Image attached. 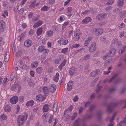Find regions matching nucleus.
Wrapping results in <instances>:
<instances>
[{
    "mask_svg": "<svg viewBox=\"0 0 126 126\" xmlns=\"http://www.w3.org/2000/svg\"><path fill=\"white\" fill-rule=\"evenodd\" d=\"M43 70V68L42 67H39L36 69V72L38 74H40L42 72Z\"/></svg>",
    "mask_w": 126,
    "mask_h": 126,
    "instance_id": "nucleus-29",
    "label": "nucleus"
},
{
    "mask_svg": "<svg viewBox=\"0 0 126 126\" xmlns=\"http://www.w3.org/2000/svg\"><path fill=\"white\" fill-rule=\"evenodd\" d=\"M93 37L92 36H90L88 37L87 39V44H89V43L90 41L91 40L93 39Z\"/></svg>",
    "mask_w": 126,
    "mask_h": 126,
    "instance_id": "nucleus-52",
    "label": "nucleus"
},
{
    "mask_svg": "<svg viewBox=\"0 0 126 126\" xmlns=\"http://www.w3.org/2000/svg\"><path fill=\"white\" fill-rule=\"evenodd\" d=\"M20 67L22 69L27 70L28 68V66L25 64H23L22 65H20Z\"/></svg>",
    "mask_w": 126,
    "mask_h": 126,
    "instance_id": "nucleus-37",
    "label": "nucleus"
},
{
    "mask_svg": "<svg viewBox=\"0 0 126 126\" xmlns=\"http://www.w3.org/2000/svg\"><path fill=\"white\" fill-rule=\"evenodd\" d=\"M74 34V40L75 41H78L80 38L81 33L80 30L78 29L75 32Z\"/></svg>",
    "mask_w": 126,
    "mask_h": 126,
    "instance_id": "nucleus-2",
    "label": "nucleus"
},
{
    "mask_svg": "<svg viewBox=\"0 0 126 126\" xmlns=\"http://www.w3.org/2000/svg\"><path fill=\"white\" fill-rule=\"evenodd\" d=\"M59 73H57L56 75L54 77L53 79L54 81L57 82L59 79Z\"/></svg>",
    "mask_w": 126,
    "mask_h": 126,
    "instance_id": "nucleus-28",
    "label": "nucleus"
},
{
    "mask_svg": "<svg viewBox=\"0 0 126 126\" xmlns=\"http://www.w3.org/2000/svg\"><path fill=\"white\" fill-rule=\"evenodd\" d=\"M79 99L78 97L77 96H76L73 99V101L74 102H76Z\"/></svg>",
    "mask_w": 126,
    "mask_h": 126,
    "instance_id": "nucleus-55",
    "label": "nucleus"
},
{
    "mask_svg": "<svg viewBox=\"0 0 126 126\" xmlns=\"http://www.w3.org/2000/svg\"><path fill=\"white\" fill-rule=\"evenodd\" d=\"M116 49L114 48H112L110 51L109 54H107L108 57H112L116 53Z\"/></svg>",
    "mask_w": 126,
    "mask_h": 126,
    "instance_id": "nucleus-8",
    "label": "nucleus"
},
{
    "mask_svg": "<svg viewBox=\"0 0 126 126\" xmlns=\"http://www.w3.org/2000/svg\"><path fill=\"white\" fill-rule=\"evenodd\" d=\"M118 75V74H115L114 76L111 78V79L109 80V82H110L111 81L115 78Z\"/></svg>",
    "mask_w": 126,
    "mask_h": 126,
    "instance_id": "nucleus-50",
    "label": "nucleus"
},
{
    "mask_svg": "<svg viewBox=\"0 0 126 126\" xmlns=\"http://www.w3.org/2000/svg\"><path fill=\"white\" fill-rule=\"evenodd\" d=\"M112 45L116 44V45L118 46H120V44H119V42H118V40L116 38H114L112 41Z\"/></svg>",
    "mask_w": 126,
    "mask_h": 126,
    "instance_id": "nucleus-23",
    "label": "nucleus"
},
{
    "mask_svg": "<svg viewBox=\"0 0 126 126\" xmlns=\"http://www.w3.org/2000/svg\"><path fill=\"white\" fill-rule=\"evenodd\" d=\"M93 31L94 33L97 35L101 34L103 32V29L101 28H95L93 30Z\"/></svg>",
    "mask_w": 126,
    "mask_h": 126,
    "instance_id": "nucleus-3",
    "label": "nucleus"
},
{
    "mask_svg": "<svg viewBox=\"0 0 126 126\" xmlns=\"http://www.w3.org/2000/svg\"><path fill=\"white\" fill-rule=\"evenodd\" d=\"M24 11V9L23 8L20 9L19 11V14H21L23 13Z\"/></svg>",
    "mask_w": 126,
    "mask_h": 126,
    "instance_id": "nucleus-61",
    "label": "nucleus"
},
{
    "mask_svg": "<svg viewBox=\"0 0 126 126\" xmlns=\"http://www.w3.org/2000/svg\"><path fill=\"white\" fill-rule=\"evenodd\" d=\"M49 4H52L54 3L55 0H48Z\"/></svg>",
    "mask_w": 126,
    "mask_h": 126,
    "instance_id": "nucleus-58",
    "label": "nucleus"
},
{
    "mask_svg": "<svg viewBox=\"0 0 126 126\" xmlns=\"http://www.w3.org/2000/svg\"><path fill=\"white\" fill-rule=\"evenodd\" d=\"M10 58V54L9 52H7L5 55L4 61L5 62H7Z\"/></svg>",
    "mask_w": 126,
    "mask_h": 126,
    "instance_id": "nucleus-21",
    "label": "nucleus"
},
{
    "mask_svg": "<svg viewBox=\"0 0 126 126\" xmlns=\"http://www.w3.org/2000/svg\"><path fill=\"white\" fill-rule=\"evenodd\" d=\"M76 70V68L74 66H72L70 69L69 71V73L70 75L71 76H73Z\"/></svg>",
    "mask_w": 126,
    "mask_h": 126,
    "instance_id": "nucleus-20",
    "label": "nucleus"
},
{
    "mask_svg": "<svg viewBox=\"0 0 126 126\" xmlns=\"http://www.w3.org/2000/svg\"><path fill=\"white\" fill-rule=\"evenodd\" d=\"M22 54V53L21 51H19L16 53V56H18L20 55H21Z\"/></svg>",
    "mask_w": 126,
    "mask_h": 126,
    "instance_id": "nucleus-59",
    "label": "nucleus"
},
{
    "mask_svg": "<svg viewBox=\"0 0 126 126\" xmlns=\"http://www.w3.org/2000/svg\"><path fill=\"white\" fill-rule=\"evenodd\" d=\"M43 22L40 20H39L37 21L34 25L33 28H36L38 27L41 26Z\"/></svg>",
    "mask_w": 126,
    "mask_h": 126,
    "instance_id": "nucleus-9",
    "label": "nucleus"
},
{
    "mask_svg": "<svg viewBox=\"0 0 126 126\" xmlns=\"http://www.w3.org/2000/svg\"><path fill=\"white\" fill-rule=\"evenodd\" d=\"M106 39V37L105 36H102L100 38V40L104 43H105Z\"/></svg>",
    "mask_w": 126,
    "mask_h": 126,
    "instance_id": "nucleus-43",
    "label": "nucleus"
},
{
    "mask_svg": "<svg viewBox=\"0 0 126 126\" xmlns=\"http://www.w3.org/2000/svg\"><path fill=\"white\" fill-rule=\"evenodd\" d=\"M36 100L38 101H42L44 100L43 95L41 94L38 95L36 97Z\"/></svg>",
    "mask_w": 126,
    "mask_h": 126,
    "instance_id": "nucleus-19",
    "label": "nucleus"
},
{
    "mask_svg": "<svg viewBox=\"0 0 126 126\" xmlns=\"http://www.w3.org/2000/svg\"><path fill=\"white\" fill-rule=\"evenodd\" d=\"M66 61L67 60L66 59H64L63 61L61 63V64L58 67V68L60 70H61L62 69L63 67L65 66Z\"/></svg>",
    "mask_w": 126,
    "mask_h": 126,
    "instance_id": "nucleus-15",
    "label": "nucleus"
},
{
    "mask_svg": "<svg viewBox=\"0 0 126 126\" xmlns=\"http://www.w3.org/2000/svg\"><path fill=\"white\" fill-rule=\"evenodd\" d=\"M34 101L32 100H31L28 101L26 104L27 107L32 106L33 105Z\"/></svg>",
    "mask_w": 126,
    "mask_h": 126,
    "instance_id": "nucleus-25",
    "label": "nucleus"
},
{
    "mask_svg": "<svg viewBox=\"0 0 126 126\" xmlns=\"http://www.w3.org/2000/svg\"><path fill=\"white\" fill-rule=\"evenodd\" d=\"M5 27V24L4 21L3 20L0 21V31L3 32Z\"/></svg>",
    "mask_w": 126,
    "mask_h": 126,
    "instance_id": "nucleus-7",
    "label": "nucleus"
},
{
    "mask_svg": "<svg viewBox=\"0 0 126 126\" xmlns=\"http://www.w3.org/2000/svg\"><path fill=\"white\" fill-rule=\"evenodd\" d=\"M53 117V116L52 115H51L50 116L48 121V123L49 124H50L51 123Z\"/></svg>",
    "mask_w": 126,
    "mask_h": 126,
    "instance_id": "nucleus-44",
    "label": "nucleus"
},
{
    "mask_svg": "<svg viewBox=\"0 0 126 126\" xmlns=\"http://www.w3.org/2000/svg\"><path fill=\"white\" fill-rule=\"evenodd\" d=\"M42 117V118H44L45 117L47 118L48 117V115L47 114L45 113L43 115Z\"/></svg>",
    "mask_w": 126,
    "mask_h": 126,
    "instance_id": "nucleus-62",
    "label": "nucleus"
},
{
    "mask_svg": "<svg viewBox=\"0 0 126 126\" xmlns=\"http://www.w3.org/2000/svg\"><path fill=\"white\" fill-rule=\"evenodd\" d=\"M124 4V0H119L117 2L118 5L120 7H123Z\"/></svg>",
    "mask_w": 126,
    "mask_h": 126,
    "instance_id": "nucleus-24",
    "label": "nucleus"
},
{
    "mask_svg": "<svg viewBox=\"0 0 126 126\" xmlns=\"http://www.w3.org/2000/svg\"><path fill=\"white\" fill-rule=\"evenodd\" d=\"M117 113V112H116L113 115L112 117V118L110 120V122L112 123L113 122V121L114 120V118L115 117L116 114Z\"/></svg>",
    "mask_w": 126,
    "mask_h": 126,
    "instance_id": "nucleus-42",
    "label": "nucleus"
},
{
    "mask_svg": "<svg viewBox=\"0 0 126 126\" xmlns=\"http://www.w3.org/2000/svg\"><path fill=\"white\" fill-rule=\"evenodd\" d=\"M18 100V97L16 96L12 97L10 99V101L12 104H15L17 102Z\"/></svg>",
    "mask_w": 126,
    "mask_h": 126,
    "instance_id": "nucleus-6",
    "label": "nucleus"
},
{
    "mask_svg": "<svg viewBox=\"0 0 126 126\" xmlns=\"http://www.w3.org/2000/svg\"><path fill=\"white\" fill-rule=\"evenodd\" d=\"M57 104L55 103H54L53 107V111L54 112H56L57 110Z\"/></svg>",
    "mask_w": 126,
    "mask_h": 126,
    "instance_id": "nucleus-35",
    "label": "nucleus"
},
{
    "mask_svg": "<svg viewBox=\"0 0 126 126\" xmlns=\"http://www.w3.org/2000/svg\"><path fill=\"white\" fill-rule=\"evenodd\" d=\"M42 90L44 94L46 95L49 93V89L46 86H44L42 88Z\"/></svg>",
    "mask_w": 126,
    "mask_h": 126,
    "instance_id": "nucleus-18",
    "label": "nucleus"
},
{
    "mask_svg": "<svg viewBox=\"0 0 126 126\" xmlns=\"http://www.w3.org/2000/svg\"><path fill=\"white\" fill-rule=\"evenodd\" d=\"M96 43L95 42H93L89 48V51L91 52H93L95 51L96 49Z\"/></svg>",
    "mask_w": 126,
    "mask_h": 126,
    "instance_id": "nucleus-5",
    "label": "nucleus"
},
{
    "mask_svg": "<svg viewBox=\"0 0 126 126\" xmlns=\"http://www.w3.org/2000/svg\"><path fill=\"white\" fill-rule=\"evenodd\" d=\"M19 87L18 84H15L14 85H13L11 87V90L13 91L15 90V89L18 88L19 89Z\"/></svg>",
    "mask_w": 126,
    "mask_h": 126,
    "instance_id": "nucleus-27",
    "label": "nucleus"
},
{
    "mask_svg": "<svg viewBox=\"0 0 126 126\" xmlns=\"http://www.w3.org/2000/svg\"><path fill=\"white\" fill-rule=\"evenodd\" d=\"M56 88V86L54 84H52L49 89V90L50 92L53 93L55 91Z\"/></svg>",
    "mask_w": 126,
    "mask_h": 126,
    "instance_id": "nucleus-14",
    "label": "nucleus"
},
{
    "mask_svg": "<svg viewBox=\"0 0 126 126\" xmlns=\"http://www.w3.org/2000/svg\"><path fill=\"white\" fill-rule=\"evenodd\" d=\"M45 49L44 46H41L39 47L38 48V51L40 52H42Z\"/></svg>",
    "mask_w": 126,
    "mask_h": 126,
    "instance_id": "nucleus-26",
    "label": "nucleus"
},
{
    "mask_svg": "<svg viewBox=\"0 0 126 126\" xmlns=\"http://www.w3.org/2000/svg\"><path fill=\"white\" fill-rule=\"evenodd\" d=\"M87 121V116H84L82 120V121L83 125L82 126H86V123Z\"/></svg>",
    "mask_w": 126,
    "mask_h": 126,
    "instance_id": "nucleus-30",
    "label": "nucleus"
},
{
    "mask_svg": "<svg viewBox=\"0 0 126 126\" xmlns=\"http://www.w3.org/2000/svg\"><path fill=\"white\" fill-rule=\"evenodd\" d=\"M126 50V46H123L122 48L120 49L118 52L119 54H122L124 51H125Z\"/></svg>",
    "mask_w": 126,
    "mask_h": 126,
    "instance_id": "nucleus-31",
    "label": "nucleus"
},
{
    "mask_svg": "<svg viewBox=\"0 0 126 126\" xmlns=\"http://www.w3.org/2000/svg\"><path fill=\"white\" fill-rule=\"evenodd\" d=\"M32 44V41L29 39L27 40L24 43V46L26 47H29Z\"/></svg>",
    "mask_w": 126,
    "mask_h": 126,
    "instance_id": "nucleus-10",
    "label": "nucleus"
},
{
    "mask_svg": "<svg viewBox=\"0 0 126 126\" xmlns=\"http://www.w3.org/2000/svg\"><path fill=\"white\" fill-rule=\"evenodd\" d=\"M42 32V28H40L38 29L36 33L38 35H40Z\"/></svg>",
    "mask_w": 126,
    "mask_h": 126,
    "instance_id": "nucleus-34",
    "label": "nucleus"
},
{
    "mask_svg": "<svg viewBox=\"0 0 126 126\" xmlns=\"http://www.w3.org/2000/svg\"><path fill=\"white\" fill-rule=\"evenodd\" d=\"M34 30L32 29H31L29 32V34L30 35H33L34 33Z\"/></svg>",
    "mask_w": 126,
    "mask_h": 126,
    "instance_id": "nucleus-47",
    "label": "nucleus"
},
{
    "mask_svg": "<svg viewBox=\"0 0 126 126\" xmlns=\"http://www.w3.org/2000/svg\"><path fill=\"white\" fill-rule=\"evenodd\" d=\"M117 102H115L112 103L108 107L107 111L109 112H111L112 111L114 108L117 105Z\"/></svg>",
    "mask_w": 126,
    "mask_h": 126,
    "instance_id": "nucleus-4",
    "label": "nucleus"
},
{
    "mask_svg": "<svg viewBox=\"0 0 126 126\" xmlns=\"http://www.w3.org/2000/svg\"><path fill=\"white\" fill-rule=\"evenodd\" d=\"M121 14L123 16H126V11H124L122 12Z\"/></svg>",
    "mask_w": 126,
    "mask_h": 126,
    "instance_id": "nucleus-64",
    "label": "nucleus"
},
{
    "mask_svg": "<svg viewBox=\"0 0 126 126\" xmlns=\"http://www.w3.org/2000/svg\"><path fill=\"white\" fill-rule=\"evenodd\" d=\"M112 7L111 6H109L106 8L105 10L106 12H108L112 10Z\"/></svg>",
    "mask_w": 126,
    "mask_h": 126,
    "instance_id": "nucleus-40",
    "label": "nucleus"
},
{
    "mask_svg": "<svg viewBox=\"0 0 126 126\" xmlns=\"http://www.w3.org/2000/svg\"><path fill=\"white\" fill-rule=\"evenodd\" d=\"M11 110V108L9 106L7 105L5 107L4 110L6 112L10 111Z\"/></svg>",
    "mask_w": 126,
    "mask_h": 126,
    "instance_id": "nucleus-33",
    "label": "nucleus"
},
{
    "mask_svg": "<svg viewBox=\"0 0 126 126\" xmlns=\"http://www.w3.org/2000/svg\"><path fill=\"white\" fill-rule=\"evenodd\" d=\"M72 8V7H70L68 8L67 10V12L68 13H70L71 12Z\"/></svg>",
    "mask_w": 126,
    "mask_h": 126,
    "instance_id": "nucleus-54",
    "label": "nucleus"
},
{
    "mask_svg": "<svg viewBox=\"0 0 126 126\" xmlns=\"http://www.w3.org/2000/svg\"><path fill=\"white\" fill-rule=\"evenodd\" d=\"M43 112H47L49 110V105L48 104L44 105L43 108Z\"/></svg>",
    "mask_w": 126,
    "mask_h": 126,
    "instance_id": "nucleus-17",
    "label": "nucleus"
},
{
    "mask_svg": "<svg viewBox=\"0 0 126 126\" xmlns=\"http://www.w3.org/2000/svg\"><path fill=\"white\" fill-rule=\"evenodd\" d=\"M107 16V14L105 13L100 14L98 15L97 16V18L99 20H101L105 19Z\"/></svg>",
    "mask_w": 126,
    "mask_h": 126,
    "instance_id": "nucleus-11",
    "label": "nucleus"
},
{
    "mask_svg": "<svg viewBox=\"0 0 126 126\" xmlns=\"http://www.w3.org/2000/svg\"><path fill=\"white\" fill-rule=\"evenodd\" d=\"M53 70V68L52 67H50L48 69V72L49 73H50L52 72Z\"/></svg>",
    "mask_w": 126,
    "mask_h": 126,
    "instance_id": "nucleus-60",
    "label": "nucleus"
},
{
    "mask_svg": "<svg viewBox=\"0 0 126 126\" xmlns=\"http://www.w3.org/2000/svg\"><path fill=\"white\" fill-rule=\"evenodd\" d=\"M80 120L79 118H78L74 122V126H79L80 124L79 122Z\"/></svg>",
    "mask_w": 126,
    "mask_h": 126,
    "instance_id": "nucleus-32",
    "label": "nucleus"
},
{
    "mask_svg": "<svg viewBox=\"0 0 126 126\" xmlns=\"http://www.w3.org/2000/svg\"><path fill=\"white\" fill-rule=\"evenodd\" d=\"M83 109L81 107H80L79 108V114H80L82 113L83 110Z\"/></svg>",
    "mask_w": 126,
    "mask_h": 126,
    "instance_id": "nucleus-57",
    "label": "nucleus"
},
{
    "mask_svg": "<svg viewBox=\"0 0 126 126\" xmlns=\"http://www.w3.org/2000/svg\"><path fill=\"white\" fill-rule=\"evenodd\" d=\"M87 23V17H86L82 21L81 23L82 24H85Z\"/></svg>",
    "mask_w": 126,
    "mask_h": 126,
    "instance_id": "nucleus-51",
    "label": "nucleus"
},
{
    "mask_svg": "<svg viewBox=\"0 0 126 126\" xmlns=\"http://www.w3.org/2000/svg\"><path fill=\"white\" fill-rule=\"evenodd\" d=\"M7 78H4L3 80V84L4 85H5L6 83V82L7 81Z\"/></svg>",
    "mask_w": 126,
    "mask_h": 126,
    "instance_id": "nucleus-63",
    "label": "nucleus"
},
{
    "mask_svg": "<svg viewBox=\"0 0 126 126\" xmlns=\"http://www.w3.org/2000/svg\"><path fill=\"white\" fill-rule=\"evenodd\" d=\"M73 82L72 81H69L67 84V90L70 91L71 90L72 88V86L73 85Z\"/></svg>",
    "mask_w": 126,
    "mask_h": 126,
    "instance_id": "nucleus-16",
    "label": "nucleus"
},
{
    "mask_svg": "<svg viewBox=\"0 0 126 126\" xmlns=\"http://www.w3.org/2000/svg\"><path fill=\"white\" fill-rule=\"evenodd\" d=\"M45 51L44 52V53L45 54L47 55L49 52V50L48 49L45 48V49L44 50Z\"/></svg>",
    "mask_w": 126,
    "mask_h": 126,
    "instance_id": "nucleus-56",
    "label": "nucleus"
},
{
    "mask_svg": "<svg viewBox=\"0 0 126 126\" xmlns=\"http://www.w3.org/2000/svg\"><path fill=\"white\" fill-rule=\"evenodd\" d=\"M77 114V113L75 112L73 113L72 115V117L70 118L71 120H73L76 117Z\"/></svg>",
    "mask_w": 126,
    "mask_h": 126,
    "instance_id": "nucleus-36",
    "label": "nucleus"
},
{
    "mask_svg": "<svg viewBox=\"0 0 126 126\" xmlns=\"http://www.w3.org/2000/svg\"><path fill=\"white\" fill-rule=\"evenodd\" d=\"M68 48H66L63 49L62 50V52L63 53L65 54L67 52V51L68 50Z\"/></svg>",
    "mask_w": 126,
    "mask_h": 126,
    "instance_id": "nucleus-41",
    "label": "nucleus"
},
{
    "mask_svg": "<svg viewBox=\"0 0 126 126\" xmlns=\"http://www.w3.org/2000/svg\"><path fill=\"white\" fill-rule=\"evenodd\" d=\"M85 50L84 48H80L79 49L76 51L77 53L79 52H85L86 51Z\"/></svg>",
    "mask_w": 126,
    "mask_h": 126,
    "instance_id": "nucleus-48",
    "label": "nucleus"
},
{
    "mask_svg": "<svg viewBox=\"0 0 126 126\" xmlns=\"http://www.w3.org/2000/svg\"><path fill=\"white\" fill-rule=\"evenodd\" d=\"M47 34L48 35L49 37H51L53 35V32L51 31H49L47 32Z\"/></svg>",
    "mask_w": 126,
    "mask_h": 126,
    "instance_id": "nucleus-39",
    "label": "nucleus"
},
{
    "mask_svg": "<svg viewBox=\"0 0 126 126\" xmlns=\"http://www.w3.org/2000/svg\"><path fill=\"white\" fill-rule=\"evenodd\" d=\"M58 43L61 45H66L68 43V40L66 39L64 40L61 39L58 40Z\"/></svg>",
    "mask_w": 126,
    "mask_h": 126,
    "instance_id": "nucleus-12",
    "label": "nucleus"
},
{
    "mask_svg": "<svg viewBox=\"0 0 126 126\" xmlns=\"http://www.w3.org/2000/svg\"><path fill=\"white\" fill-rule=\"evenodd\" d=\"M125 24L123 23H122L118 25V27L120 29H122L125 27Z\"/></svg>",
    "mask_w": 126,
    "mask_h": 126,
    "instance_id": "nucleus-45",
    "label": "nucleus"
},
{
    "mask_svg": "<svg viewBox=\"0 0 126 126\" xmlns=\"http://www.w3.org/2000/svg\"><path fill=\"white\" fill-rule=\"evenodd\" d=\"M38 62L37 61H35L32 63L31 65V67L32 68H36L38 65Z\"/></svg>",
    "mask_w": 126,
    "mask_h": 126,
    "instance_id": "nucleus-22",
    "label": "nucleus"
},
{
    "mask_svg": "<svg viewBox=\"0 0 126 126\" xmlns=\"http://www.w3.org/2000/svg\"><path fill=\"white\" fill-rule=\"evenodd\" d=\"M28 115L26 114L25 115H20L18 117L17 119V123L19 126H21L24 124L27 119Z\"/></svg>",
    "mask_w": 126,
    "mask_h": 126,
    "instance_id": "nucleus-1",
    "label": "nucleus"
},
{
    "mask_svg": "<svg viewBox=\"0 0 126 126\" xmlns=\"http://www.w3.org/2000/svg\"><path fill=\"white\" fill-rule=\"evenodd\" d=\"M7 116L5 114H3L1 116V118L3 120H5L7 118Z\"/></svg>",
    "mask_w": 126,
    "mask_h": 126,
    "instance_id": "nucleus-46",
    "label": "nucleus"
},
{
    "mask_svg": "<svg viewBox=\"0 0 126 126\" xmlns=\"http://www.w3.org/2000/svg\"><path fill=\"white\" fill-rule=\"evenodd\" d=\"M69 23L68 22H65L63 24L62 28L64 29L66 26Z\"/></svg>",
    "mask_w": 126,
    "mask_h": 126,
    "instance_id": "nucleus-49",
    "label": "nucleus"
},
{
    "mask_svg": "<svg viewBox=\"0 0 126 126\" xmlns=\"http://www.w3.org/2000/svg\"><path fill=\"white\" fill-rule=\"evenodd\" d=\"M99 69H96L92 72L90 74V76L91 77H94L97 75L99 73Z\"/></svg>",
    "mask_w": 126,
    "mask_h": 126,
    "instance_id": "nucleus-13",
    "label": "nucleus"
},
{
    "mask_svg": "<svg viewBox=\"0 0 126 126\" xmlns=\"http://www.w3.org/2000/svg\"><path fill=\"white\" fill-rule=\"evenodd\" d=\"M115 0H108V2L106 4L108 5H112Z\"/></svg>",
    "mask_w": 126,
    "mask_h": 126,
    "instance_id": "nucleus-38",
    "label": "nucleus"
},
{
    "mask_svg": "<svg viewBox=\"0 0 126 126\" xmlns=\"http://www.w3.org/2000/svg\"><path fill=\"white\" fill-rule=\"evenodd\" d=\"M48 8L47 7L44 6L41 8V10L43 11H47V10Z\"/></svg>",
    "mask_w": 126,
    "mask_h": 126,
    "instance_id": "nucleus-53",
    "label": "nucleus"
}]
</instances>
